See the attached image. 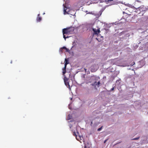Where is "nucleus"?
<instances>
[{
	"mask_svg": "<svg viewBox=\"0 0 148 148\" xmlns=\"http://www.w3.org/2000/svg\"><path fill=\"white\" fill-rule=\"evenodd\" d=\"M75 29H76V28L74 27H71L63 29V36L65 40H66V38L69 37L68 36H66V35L74 33V30Z\"/></svg>",
	"mask_w": 148,
	"mask_h": 148,
	"instance_id": "1",
	"label": "nucleus"
},
{
	"mask_svg": "<svg viewBox=\"0 0 148 148\" xmlns=\"http://www.w3.org/2000/svg\"><path fill=\"white\" fill-rule=\"evenodd\" d=\"M136 9V11H135V12L140 13V12L145 11L146 10V8L144 6H142L138 7Z\"/></svg>",
	"mask_w": 148,
	"mask_h": 148,
	"instance_id": "2",
	"label": "nucleus"
},
{
	"mask_svg": "<svg viewBox=\"0 0 148 148\" xmlns=\"http://www.w3.org/2000/svg\"><path fill=\"white\" fill-rule=\"evenodd\" d=\"M64 6V14L65 15L66 14H69V12L70 11L69 8L66 7V5L63 4Z\"/></svg>",
	"mask_w": 148,
	"mask_h": 148,
	"instance_id": "3",
	"label": "nucleus"
},
{
	"mask_svg": "<svg viewBox=\"0 0 148 148\" xmlns=\"http://www.w3.org/2000/svg\"><path fill=\"white\" fill-rule=\"evenodd\" d=\"M92 30L94 32L93 35H96L97 36L98 35V34L99 33L100 31L99 29H96L95 28H93Z\"/></svg>",
	"mask_w": 148,
	"mask_h": 148,
	"instance_id": "4",
	"label": "nucleus"
},
{
	"mask_svg": "<svg viewBox=\"0 0 148 148\" xmlns=\"http://www.w3.org/2000/svg\"><path fill=\"white\" fill-rule=\"evenodd\" d=\"M100 84V83L99 81L98 82H95L91 85H92V86H95V87H96V86H97V87H99V86Z\"/></svg>",
	"mask_w": 148,
	"mask_h": 148,
	"instance_id": "5",
	"label": "nucleus"
},
{
	"mask_svg": "<svg viewBox=\"0 0 148 148\" xmlns=\"http://www.w3.org/2000/svg\"><path fill=\"white\" fill-rule=\"evenodd\" d=\"M63 49H65L66 50V51L67 52H69V50L66 47H61L60 49V51L61 52H63Z\"/></svg>",
	"mask_w": 148,
	"mask_h": 148,
	"instance_id": "6",
	"label": "nucleus"
},
{
	"mask_svg": "<svg viewBox=\"0 0 148 148\" xmlns=\"http://www.w3.org/2000/svg\"><path fill=\"white\" fill-rule=\"evenodd\" d=\"M42 19V18L40 16V14H38V17L36 18V21L37 22H40Z\"/></svg>",
	"mask_w": 148,
	"mask_h": 148,
	"instance_id": "7",
	"label": "nucleus"
},
{
	"mask_svg": "<svg viewBox=\"0 0 148 148\" xmlns=\"http://www.w3.org/2000/svg\"><path fill=\"white\" fill-rule=\"evenodd\" d=\"M65 85L67 87H68L69 89L70 90H71V87L69 85V82H64Z\"/></svg>",
	"mask_w": 148,
	"mask_h": 148,
	"instance_id": "8",
	"label": "nucleus"
},
{
	"mask_svg": "<svg viewBox=\"0 0 148 148\" xmlns=\"http://www.w3.org/2000/svg\"><path fill=\"white\" fill-rule=\"evenodd\" d=\"M67 64H65L64 67V68L63 69V74H64L66 73V68L67 65Z\"/></svg>",
	"mask_w": 148,
	"mask_h": 148,
	"instance_id": "9",
	"label": "nucleus"
},
{
	"mask_svg": "<svg viewBox=\"0 0 148 148\" xmlns=\"http://www.w3.org/2000/svg\"><path fill=\"white\" fill-rule=\"evenodd\" d=\"M86 12L87 14H90L92 15H95V13L93 12H88V11H86Z\"/></svg>",
	"mask_w": 148,
	"mask_h": 148,
	"instance_id": "10",
	"label": "nucleus"
},
{
	"mask_svg": "<svg viewBox=\"0 0 148 148\" xmlns=\"http://www.w3.org/2000/svg\"><path fill=\"white\" fill-rule=\"evenodd\" d=\"M143 1V0H135V4L136 2L141 3L142 2V1Z\"/></svg>",
	"mask_w": 148,
	"mask_h": 148,
	"instance_id": "11",
	"label": "nucleus"
},
{
	"mask_svg": "<svg viewBox=\"0 0 148 148\" xmlns=\"http://www.w3.org/2000/svg\"><path fill=\"white\" fill-rule=\"evenodd\" d=\"M73 135L74 136H75L77 140H79V139L77 138V136L76 135V133H75V132H73Z\"/></svg>",
	"mask_w": 148,
	"mask_h": 148,
	"instance_id": "12",
	"label": "nucleus"
},
{
	"mask_svg": "<svg viewBox=\"0 0 148 148\" xmlns=\"http://www.w3.org/2000/svg\"><path fill=\"white\" fill-rule=\"evenodd\" d=\"M68 78L66 77L65 76L64 77V82H66L68 81Z\"/></svg>",
	"mask_w": 148,
	"mask_h": 148,
	"instance_id": "13",
	"label": "nucleus"
},
{
	"mask_svg": "<svg viewBox=\"0 0 148 148\" xmlns=\"http://www.w3.org/2000/svg\"><path fill=\"white\" fill-rule=\"evenodd\" d=\"M113 0H106L105 2L106 3H109V2L112 1Z\"/></svg>",
	"mask_w": 148,
	"mask_h": 148,
	"instance_id": "14",
	"label": "nucleus"
},
{
	"mask_svg": "<svg viewBox=\"0 0 148 148\" xmlns=\"http://www.w3.org/2000/svg\"><path fill=\"white\" fill-rule=\"evenodd\" d=\"M139 138H140V137H138L137 138H134L132 139V140H138V139H139Z\"/></svg>",
	"mask_w": 148,
	"mask_h": 148,
	"instance_id": "15",
	"label": "nucleus"
},
{
	"mask_svg": "<svg viewBox=\"0 0 148 148\" xmlns=\"http://www.w3.org/2000/svg\"><path fill=\"white\" fill-rule=\"evenodd\" d=\"M65 64H69V62L68 60H67L66 58L65 59Z\"/></svg>",
	"mask_w": 148,
	"mask_h": 148,
	"instance_id": "16",
	"label": "nucleus"
},
{
	"mask_svg": "<svg viewBox=\"0 0 148 148\" xmlns=\"http://www.w3.org/2000/svg\"><path fill=\"white\" fill-rule=\"evenodd\" d=\"M102 127H103V126H101V127L98 128L97 129V131H100L101 130V129L102 128Z\"/></svg>",
	"mask_w": 148,
	"mask_h": 148,
	"instance_id": "17",
	"label": "nucleus"
},
{
	"mask_svg": "<svg viewBox=\"0 0 148 148\" xmlns=\"http://www.w3.org/2000/svg\"><path fill=\"white\" fill-rule=\"evenodd\" d=\"M114 87H113L111 89V90H110V91L113 90H114Z\"/></svg>",
	"mask_w": 148,
	"mask_h": 148,
	"instance_id": "18",
	"label": "nucleus"
},
{
	"mask_svg": "<svg viewBox=\"0 0 148 148\" xmlns=\"http://www.w3.org/2000/svg\"><path fill=\"white\" fill-rule=\"evenodd\" d=\"M108 139L106 140L104 142V143H105L108 140Z\"/></svg>",
	"mask_w": 148,
	"mask_h": 148,
	"instance_id": "19",
	"label": "nucleus"
},
{
	"mask_svg": "<svg viewBox=\"0 0 148 148\" xmlns=\"http://www.w3.org/2000/svg\"><path fill=\"white\" fill-rule=\"evenodd\" d=\"M80 138V136H78V137H77V138H78L79 139V138Z\"/></svg>",
	"mask_w": 148,
	"mask_h": 148,
	"instance_id": "20",
	"label": "nucleus"
},
{
	"mask_svg": "<svg viewBox=\"0 0 148 148\" xmlns=\"http://www.w3.org/2000/svg\"><path fill=\"white\" fill-rule=\"evenodd\" d=\"M100 15H101V12L100 11Z\"/></svg>",
	"mask_w": 148,
	"mask_h": 148,
	"instance_id": "21",
	"label": "nucleus"
},
{
	"mask_svg": "<svg viewBox=\"0 0 148 148\" xmlns=\"http://www.w3.org/2000/svg\"><path fill=\"white\" fill-rule=\"evenodd\" d=\"M119 81H119V80H117L116 81V82H119Z\"/></svg>",
	"mask_w": 148,
	"mask_h": 148,
	"instance_id": "22",
	"label": "nucleus"
},
{
	"mask_svg": "<svg viewBox=\"0 0 148 148\" xmlns=\"http://www.w3.org/2000/svg\"><path fill=\"white\" fill-rule=\"evenodd\" d=\"M11 63H12V61H11Z\"/></svg>",
	"mask_w": 148,
	"mask_h": 148,
	"instance_id": "23",
	"label": "nucleus"
},
{
	"mask_svg": "<svg viewBox=\"0 0 148 148\" xmlns=\"http://www.w3.org/2000/svg\"><path fill=\"white\" fill-rule=\"evenodd\" d=\"M86 69H85V71H86Z\"/></svg>",
	"mask_w": 148,
	"mask_h": 148,
	"instance_id": "24",
	"label": "nucleus"
},
{
	"mask_svg": "<svg viewBox=\"0 0 148 148\" xmlns=\"http://www.w3.org/2000/svg\"><path fill=\"white\" fill-rule=\"evenodd\" d=\"M96 39H97V40H98L97 38H96Z\"/></svg>",
	"mask_w": 148,
	"mask_h": 148,
	"instance_id": "25",
	"label": "nucleus"
}]
</instances>
